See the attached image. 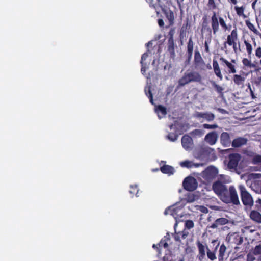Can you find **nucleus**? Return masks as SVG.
<instances>
[{
	"label": "nucleus",
	"mask_w": 261,
	"mask_h": 261,
	"mask_svg": "<svg viewBox=\"0 0 261 261\" xmlns=\"http://www.w3.org/2000/svg\"><path fill=\"white\" fill-rule=\"evenodd\" d=\"M202 30H206L211 33H213L214 35H216L219 31V26L224 31H229L231 29V25L227 24L225 19L221 16H219L214 11L211 17V27L208 26V20L206 15L202 17Z\"/></svg>",
	"instance_id": "obj_1"
},
{
	"label": "nucleus",
	"mask_w": 261,
	"mask_h": 261,
	"mask_svg": "<svg viewBox=\"0 0 261 261\" xmlns=\"http://www.w3.org/2000/svg\"><path fill=\"white\" fill-rule=\"evenodd\" d=\"M202 81L201 75L196 71H187L178 80L179 86H184L191 82L200 83Z\"/></svg>",
	"instance_id": "obj_2"
},
{
	"label": "nucleus",
	"mask_w": 261,
	"mask_h": 261,
	"mask_svg": "<svg viewBox=\"0 0 261 261\" xmlns=\"http://www.w3.org/2000/svg\"><path fill=\"white\" fill-rule=\"evenodd\" d=\"M220 199L226 203H232L235 205L240 204L237 191L233 186H231L227 189V192H225L221 196Z\"/></svg>",
	"instance_id": "obj_3"
},
{
	"label": "nucleus",
	"mask_w": 261,
	"mask_h": 261,
	"mask_svg": "<svg viewBox=\"0 0 261 261\" xmlns=\"http://www.w3.org/2000/svg\"><path fill=\"white\" fill-rule=\"evenodd\" d=\"M239 189L240 191L241 199L244 205L251 206L253 204V200L251 195L246 190L243 185H239Z\"/></svg>",
	"instance_id": "obj_4"
},
{
	"label": "nucleus",
	"mask_w": 261,
	"mask_h": 261,
	"mask_svg": "<svg viewBox=\"0 0 261 261\" xmlns=\"http://www.w3.org/2000/svg\"><path fill=\"white\" fill-rule=\"evenodd\" d=\"M238 40V31L236 28L232 30L230 34L227 37L226 41L223 43V46L222 47V50L224 51L226 54L228 53L227 45H229L234 41H237Z\"/></svg>",
	"instance_id": "obj_5"
},
{
	"label": "nucleus",
	"mask_w": 261,
	"mask_h": 261,
	"mask_svg": "<svg viewBox=\"0 0 261 261\" xmlns=\"http://www.w3.org/2000/svg\"><path fill=\"white\" fill-rule=\"evenodd\" d=\"M218 173L217 169L214 166H210L202 172V177L208 181H210L217 176Z\"/></svg>",
	"instance_id": "obj_6"
},
{
	"label": "nucleus",
	"mask_w": 261,
	"mask_h": 261,
	"mask_svg": "<svg viewBox=\"0 0 261 261\" xmlns=\"http://www.w3.org/2000/svg\"><path fill=\"white\" fill-rule=\"evenodd\" d=\"M184 189L188 191H193L197 187V182L193 177L188 176L185 178L182 182Z\"/></svg>",
	"instance_id": "obj_7"
},
{
	"label": "nucleus",
	"mask_w": 261,
	"mask_h": 261,
	"mask_svg": "<svg viewBox=\"0 0 261 261\" xmlns=\"http://www.w3.org/2000/svg\"><path fill=\"white\" fill-rule=\"evenodd\" d=\"M174 30L173 29L170 30L168 33L169 37L167 43V50L169 53L170 57L173 58L175 56V48L176 47L174 41Z\"/></svg>",
	"instance_id": "obj_8"
},
{
	"label": "nucleus",
	"mask_w": 261,
	"mask_h": 261,
	"mask_svg": "<svg viewBox=\"0 0 261 261\" xmlns=\"http://www.w3.org/2000/svg\"><path fill=\"white\" fill-rule=\"evenodd\" d=\"M212 189L220 199L221 196L225 192H227V188L224 184L219 180H217L213 184Z\"/></svg>",
	"instance_id": "obj_9"
},
{
	"label": "nucleus",
	"mask_w": 261,
	"mask_h": 261,
	"mask_svg": "<svg viewBox=\"0 0 261 261\" xmlns=\"http://www.w3.org/2000/svg\"><path fill=\"white\" fill-rule=\"evenodd\" d=\"M194 64L195 68L201 70H205L204 66L205 63L201 55V54L198 50H196L194 55Z\"/></svg>",
	"instance_id": "obj_10"
},
{
	"label": "nucleus",
	"mask_w": 261,
	"mask_h": 261,
	"mask_svg": "<svg viewBox=\"0 0 261 261\" xmlns=\"http://www.w3.org/2000/svg\"><path fill=\"white\" fill-rule=\"evenodd\" d=\"M228 159L227 168L230 170L236 169L241 160V155L239 153H231L228 155Z\"/></svg>",
	"instance_id": "obj_11"
},
{
	"label": "nucleus",
	"mask_w": 261,
	"mask_h": 261,
	"mask_svg": "<svg viewBox=\"0 0 261 261\" xmlns=\"http://www.w3.org/2000/svg\"><path fill=\"white\" fill-rule=\"evenodd\" d=\"M227 240L231 245H239L243 243V238L238 233H232L228 235Z\"/></svg>",
	"instance_id": "obj_12"
},
{
	"label": "nucleus",
	"mask_w": 261,
	"mask_h": 261,
	"mask_svg": "<svg viewBox=\"0 0 261 261\" xmlns=\"http://www.w3.org/2000/svg\"><path fill=\"white\" fill-rule=\"evenodd\" d=\"M194 44L192 38L190 37L188 40L187 46L186 60L185 61V63L187 65L189 64L191 62L193 55Z\"/></svg>",
	"instance_id": "obj_13"
},
{
	"label": "nucleus",
	"mask_w": 261,
	"mask_h": 261,
	"mask_svg": "<svg viewBox=\"0 0 261 261\" xmlns=\"http://www.w3.org/2000/svg\"><path fill=\"white\" fill-rule=\"evenodd\" d=\"M196 245L198 249L197 258L199 261H203L205 256V249L206 245H204L200 241L196 242Z\"/></svg>",
	"instance_id": "obj_14"
},
{
	"label": "nucleus",
	"mask_w": 261,
	"mask_h": 261,
	"mask_svg": "<svg viewBox=\"0 0 261 261\" xmlns=\"http://www.w3.org/2000/svg\"><path fill=\"white\" fill-rule=\"evenodd\" d=\"M195 116L197 118H202L208 122L214 120L215 118V115L211 112H197L195 113Z\"/></svg>",
	"instance_id": "obj_15"
},
{
	"label": "nucleus",
	"mask_w": 261,
	"mask_h": 261,
	"mask_svg": "<svg viewBox=\"0 0 261 261\" xmlns=\"http://www.w3.org/2000/svg\"><path fill=\"white\" fill-rule=\"evenodd\" d=\"M218 134L216 132H212L206 135L205 140L211 145H214L218 139Z\"/></svg>",
	"instance_id": "obj_16"
},
{
	"label": "nucleus",
	"mask_w": 261,
	"mask_h": 261,
	"mask_svg": "<svg viewBox=\"0 0 261 261\" xmlns=\"http://www.w3.org/2000/svg\"><path fill=\"white\" fill-rule=\"evenodd\" d=\"M229 220L225 218H220L216 219L213 223L208 226L212 229L217 228L218 227L224 225L228 223Z\"/></svg>",
	"instance_id": "obj_17"
},
{
	"label": "nucleus",
	"mask_w": 261,
	"mask_h": 261,
	"mask_svg": "<svg viewBox=\"0 0 261 261\" xmlns=\"http://www.w3.org/2000/svg\"><path fill=\"white\" fill-rule=\"evenodd\" d=\"M220 142L224 147H229L231 144L229 134L227 132H223L220 136Z\"/></svg>",
	"instance_id": "obj_18"
},
{
	"label": "nucleus",
	"mask_w": 261,
	"mask_h": 261,
	"mask_svg": "<svg viewBox=\"0 0 261 261\" xmlns=\"http://www.w3.org/2000/svg\"><path fill=\"white\" fill-rule=\"evenodd\" d=\"M248 140L244 137H238L235 138L231 143V145L234 148H238L246 144Z\"/></svg>",
	"instance_id": "obj_19"
},
{
	"label": "nucleus",
	"mask_w": 261,
	"mask_h": 261,
	"mask_svg": "<svg viewBox=\"0 0 261 261\" xmlns=\"http://www.w3.org/2000/svg\"><path fill=\"white\" fill-rule=\"evenodd\" d=\"M220 61H221L222 64H225L228 68V72L229 73H234L236 72V69L234 65L229 62L223 57L220 58Z\"/></svg>",
	"instance_id": "obj_20"
},
{
	"label": "nucleus",
	"mask_w": 261,
	"mask_h": 261,
	"mask_svg": "<svg viewBox=\"0 0 261 261\" xmlns=\"http://www.w3.org/2000/svg\"><path fill=\"white\" fill-rule=\"evenodd\" d=\"M192 139L191 137L188 135H184L181 138V144L182 147L188 149L190 147Z\"/></svg>",
	"instance_id": "obj_21"
},
{
	"label": "nucleus",
	"mask_w": 261,
	"mask_h": 261,
	"mask_svg": "<svg viewBox=\"0 0 261 261\" xmlns=\"http://www.w3.org/2000/svg\"><path fill=\"white\" fill-rule=\"evenodd\" d=\"M250 218L257 223H261V214L256 211L253 210L250 212Z\"/></svg>",
	"instance_id": "obj_22"
},
{
	"label": "nucleus",
	"mask_w": 261,
	"mask_h": 261,
	"mask_svg": "<svg viewBox=\"0 0 261 261\" xmlns=\"http://www.w3.org/2000/svg\"><path fill=\"white\" fill-rule=\"evenodd\" d=\"M155 112H156L158 116L160 119L165 116V115L167 114L166 108L161 105H158L155 108Z\"/></svg>",
	"instance_id": "obj_23"
},
{
	"label": "nucleus",
	"mask_w": 261,
	"mask_h": 261,
	"mask_svg": "<svg viewBox=\"0 0 261 261\" xmlns=\"http://www.w3.org/2000/svg\"><path fill=\"white\" fill-rule=\"evenodd\" d=\"M219 245V244L218 243V245L215 247L214 250L213 251H211L209 248L207 246H206L207 258L211 261H214L217 258L216 255V252L217 249H218Z\"/></svg>",
	"instance_id": "obj_24"
},
{
	"label": "nucleus",
	"mask_w": 261,
	"mask_h": 261,
	"mask_svg": "<svg viewBox=\"0 0 261 261\" xmlns=\"http://www.w3.org/2000/svg\"><path fill=\"white\" fill-rule=\"evenodd\" d=\"M161 171L164 174L169 175L173 174L174 172V169L173 167L168 165H165L160 168Z\"/></svg>",
	"instance_id": "obj_25"
},
{
	"label": "nucleus",
	"mask_w": 261,
	"mask_h": 261,
	"mask_svg": "<svg viewBox=\"0 0 261 261\" xmlns=\"http://www.w3.org/2000/svg\"><path fill=\"white\" fill-rule=\"evenodd\" d=\"M226 251V247L225 245L223 244H222L219 250V254H218V260L219 261H223L224 258L225 253Z\"/></svg>",
	"instance_id": "obj_26"
},
{
	"label": "nucleus",
	"mask_w": 261,
	"mask_h": 261,
	"mask_svg": "<svg viewBox=\"0 0 261 261\" xmlns=\"http://www.w3.org/2000/svg\"><path fill=\"white\" fill-rule=\"evenodd\" d=\"M246 25L247 27L252 31L254 34L259 35L261 38V34L258 32V31L255 28L254 25L249 20H247L245 21Z\"/></svg>",
	"instance_id": "obj_27"
},
{
	"label": "nucleus",
	"mask_w": 261,
	"mask_h": 261,
	"mask_svg": "<svg viewBox=\"0 0 261 261\" xmlns=\"http://www.w3.org/2000/svg\"><path fill=\"white\" fill-rule=\"evenodd\" d=\"M211 84L213 87L215 89V91L219 94L220 96L223 95V88L221 86L217 84L215 81H211Z\"/></svg>",
	"instance_id": "obj_28"
},
{
	"label": "nucleus",
	"mask_w": 261,
	"mask_h": 261,
	"mask_svg": "<svg viewBox=\"0 0 261 261\" xmlns=\"http://www.w3.org/2000/svg\"><path fill=\"white\" fill-rule=\"evenodd\" d=\"M233 80L235 84L239 86L243 84L245 78L240 75L235 74L233 75Z\"/></svg>",
	"instance_id": "obj_29"
},
{
	"label": "nucleus",
	"mask_w": 261,
	"mask_h": 261,
	"mask_svg": "<svg viewBox=\"0 0 261 261\" xmlns=\"http://www.w3.org/2000/svg\"><path fill=\"white\" fill-rule=\"evenodd\" d=\"M166 17L168 19L169 24L173 25L174 21V13L172 11L169 10L165 13Z\"/></svg>",
	"instance_id": "obj_30"
},
{
	"label": "nucleus",
	"mask_w": 261,
	"mask_h": 261,
	"mask_svg": "<svg viewBox=\"0 0 261 261\" xmlns=\"http://www.w3.org/2000/svg\"><path fill=\"white\" fill-rule=\"evenodd\" d=\"M242 63L244 66L250 68H255L256 67V65L255 64L252 63L251 60H249L247 58H244L242 60Z\"/></svg>",
	"instance_id": "obj_31"
},
{
	"label": "nucleus",
	"mask_w": 261,
	"mask_h": 261,
	"mask_svg": "<svg viewBox=\"0 0 261 261\" xmlns=\"http://www.w3.org/2000/svg\"><path fill=\"white\" fill-rule=\"evenodd\" d=\"M180 166L182 167H186L187 168H192L193 166L198 167L197 165L194 164L192 161L188 160L184 161L180 163Z\"/></svg>",
	"instance_id": "obj_32"
},
{
	"label": "nucleus",
	"mask_w": 261,
	"mask_h": 261,
	"mask_svg": "<svg viewBox=\"0 0 261 261\" xmlns=\"http://www.w3.org/2000/svg\"><path fill=\"white\" fill-rule=\"evenodd\" d=\"M244 43L246 46V51L248 57H250L252 53V45L246 40H244Z\"/></svg>",
	"instance_id": "obj_33"
},
{
	"label": "nucleus",
	"mask_w": 261,
	"mask_h": 261,
	"mask_svg": "<svg viewBox=\"0 0 261 261\" xmlns=\"http://www.w3.org/2000/svg\"><path fill=\"white\" fill-rule=\"evenodd\" d=\"M139 189L137 185H131L130 186L129 193L132 195V196L136 195L137 197L139 196Z\"/></svg>",
	"instance_id": "obj_34"
},
{
	"label": "nucleus",
	"mask_w": 261,
	"mask_h": 261,
	"mask_svg": "<svg viewBox=\"0 0 261 261\" xmlns=\"http://www.w3.org/2000/svg\"><path fill=\"white\" fill-rule=\"evenodd\" d=\"M234 10H236L237 14L239 16H244L245 17V15H244V10H245V7L243 6L241 7H238V6H235L234 7Z\"/></svg>",
	"instance_id": "obj_35"
},
{
	"label": "nucleus",
	"mask_w": 261,
	"mask_h": 261,
	"mask_svg": "<svg viewBox=\"0 0 261 261\" xmlns=\"http://www.w3.org/2000/svg\"><path fill=\"white\" fill-rule=\"evenodd\" d=\"M211 36H210V37L206 39L204 41V50L206 53H210V52L209 44L211 42Z\"/></svg>",
	"instance_id": "obj_36"
},
{
	"label": "nucleus",
	"mask_w": 261,
	"mask_h": 261,
	"mask_svg": "<svg viewBox=\"0 0 261 261\" xmlns=\"http://www.w3.org/2000/svg\"><path fill=\"white\" fill-rule=\"evenodd\" d=\"M169 238H167V239H162L160 241V243L158 244L159 247L161 248L163 246L164 248H166L168 247V243L167 242V240H169Z\"/></svg>",
	"instance_id": "obj_37"
},
{
	"label": "nucleus",
	"mask_w": 261,
	"mask_h": 261,
	"mask_svg": "<svg viewBox=\"0 0 261 261\" xmlns=\"http://www.w3.org/2000/svg\"><path fill=\"white\" fill-rule=\"evenodd\" d=\"M203 130L199 129H195L191 132V135L193 136L201 137L203 135Z\"/></svg>",
	"instance_id": "obj_38"
},
{
	"label": "nucleus",
	"mask_w": 261,
	"mask_h": 261,
	"mask_svg": "<svg viewBox=\"0 0 261 261\" xmlns=\"http://www.w3.org/2000/svg\"><path fill=\"white\" fill-rule=\"evenodd\" d=\"M207 6L213 10L217 8V5L215 3V0H208Z\"/></svg>",
	"instance_id": "obj_39"
},
{
	"label": "nucleus",
	"mask_w": 261,
	"mask_h": 261,
	"mask_svg": "<svg viewBox=\"0 0 261 261\" xmlns=\"http://www.w3.org/2000/svg\"><path fill=\"white\" fill-rule=\"evenodd\" d=\"M178 135L173 133H170L168 135V138L171 141H175L177 140Z\"/></svg>",
	"instance_id": "obj_40"
},
{
	"label": "nucleus",
	"mask_w": 261,
	"mask_h": 261,
	"mask_svg": "<svg viewBox=\"0 0 261 261\" xmlns=\"http://www.w3.org/2000/svg\"><path fill=\"white\" fill-rule=\"evenodd\" d=\"M253 164H261V155H255L252 159Z\"/></svg>",
	"instance_id": "obj_41"
},
{
	"label": "nucleus",
	"mask_w": 261,
	"mask_h": 261,
	"mask_svg": "<svg viewBox=\"0 0 261 261\" xmlns=\"http://www.w3.org/2000/svg\"><path fill=\"white\" fill-rule=\"evenodd\" d=\"M218 126L217 124H203V127L205 129H216L218 128Z\"/></svg>",
	"instance_id": "obj_42"
},
{
	"label": "nucleus",
	"mask_w": 261,
	"mask_h": 261,
	"mask_svg": "<svg viewBox=\"0 0 261 261\" xmlns=\"http://www.w3.org/2000/svg\"><path fill=\"white\" fill-rule=\"evenodd\" d=\"M186 199L188 202H193L195 200V196L193 194H189Z\"/></svg>",
	"instance_id": "obj_43"
},
{
	"label": "nucleus",
	"mask_w": 261,
	"mask_h": 261,
	"mask_svg": "<svg viewBox=\"0 0 261 261\" xmlns=\"http://www.w3.org/2000/svg\"><path fill=\"white\" fill-rule=\"evenodd\" d=\"M214 71L215 74L220 79V80L222 81L223 80V75L221 73L220 68L215 69L214 70Z\"/></svg>",
	"instance_id": "obj_44"
},
{
	"label": "nucleus",
	"mask_w": 261,
	"mask_h": 261,
	"mask_svg": "<svg viewBox=\"0 0 261 261\" xmlns=\"http://www.w3.org/2000/svg\"><path fill=\"white\" fill-rule=\"evenodd\" d=\"M261 253V245L256 246L253 250V254L258 255Z\"/></svg>",
	"instance_id": "obj_45"
},
{
	"label": "nucleus",
	"mask_w": 261,
	"mask_h": 261,
	"mask_svg": "<svg viewBox=\"0 0 261 261\" xmlns=\"http://www.w3.org/2000/svg\"><path fill=\"white\" fill-rule=\"evenodd\" d=\"M185 226L188 229L192 228L194 227V223L192 220H187L185 223Z\"/></svg>",
	"instance_id": "obj_46"
},
{
	"label": "nucleus",
	"mask_w": 261,
	"mask_h": 261,
	"mask_svg": "<svg viewBox=\"0 0 261 261\" xmlns=\"http://www.w3.org/2000/svg\"><path fill=\"white\" fill-rule=\"evenodd\" d=\"M255 54L257 58L261 59V47L259 46L255 49Z\"/></svg>",
	"instance_id": "obj_47"
},
{
	"label": "nucleus",
	"mask_w": 261,
	"mask_h": 261,
	"mask_svg": "<svg viewBox=\"0 0 261 261\" xmlns=\"http://www.w3.org/2000/svg\"><path fill=\"white\" fill-rule=\"evenodd\" d=\"M146 2L149 4L150 7L153 8H155L156 4L155 3V0H146Z\"/></svg>",
	"instance_id": "obj_48"
},
{
	"label": "nucleus",
	"mask_w": 261,
	"mask_h": 261,
	"mask_svg": "<svg viewBox=\"0 0 261 261\" xmlns=\"http://www.w3.org/2000/svg\"><path fill=\"white\" fill-rule=\"evenodd\" d=\"M229 46H232L233 48V50L234 53L237 54L238 53V47H237V41H234V42L230 44Z\"/></svg>",
	"instance_id": "obj_49"
},
{
	"label": "nucleus",
	"mask_w": 261,
	"mask_h": 261,
	"mask_svg": "<svg viewBox=\"0 0 261 261\" xmlns=\"http://www.w3.org/2000/svg\"><path fill=\"white\" fill-rule=\"evenodd\" d=\"M213 67L214 70L220 68L218 62L214 59L213 60Z\"/></svg>",
	"instance_id": "obj_50"
},
{
	"label": "nucleus",
	"mask_w": 261,
	"mask_h": 261,
	"mask_svg": "<svg viewBox=\"0 0 261 261\" xmlns=\"http://www.w3.org/2000/svg\"><path fill=\"white\" fill-rule=\"evenodd\" d=\"M255 259V258L253 255H252L250 253L247 254V261H254Z\"/></svg>",
	"instance_id": "obj_51"
},
{
	"label": "nucleus",
	"mask_w": 261,
	"mask_h": 261,
	"mask_svg": "<svg viewBox=\"0 0 261 261\" xmlns=\"http://www.w3.org/2000/svg\"><path fill=\"white\" fill-rule=\"evenodd\" d=\"M148 55L147 53H145L142 55L141 60V62H140V63L141 64H143V61L146 59V58L148 57Z\"/></svg>",
	"instance_id": "obj_52"
},
{
	"label": "nucleus",
	"mask_w": 261,
	"mask_h": 261,
	"mask_svg": "<svg viewBox=\"0 0 261 261\" xmlns=\"http://www.w3.org/2000/svg\"><path fill=\"white\" fill-rule=\"evenodd\" d=\"M184 27H185V24H184V25L182 27V28H181V30H180L179 37L181 39L183 38L184 34L185 33V31L184 30Z\"/></svg>",
	"instance_id": "obj_53"
},
{
	"label": "nucleus",
	"mask_w": 261,
	"mask_h": 261,
	"mask_svg": "<svg viewBox=\"0 0 261 261\" xmlns=\"http://www.w3.org/2000/svg\"><path fill=\"white\" fill-rule=\"evenodd\" d=\"M146 70V66L144 65V64H141V72L142 74L143 75L145 74Z\"/></svg>",
	"instance_id": "obj_54"
},
{
	"label": "nucleus",
	"mask_w": 261,
	"mask_h": 261,
	"mask_svg": "<svg viewBox=\"0 0 261 261\" xmlns=\"http://www.w3.org/2000/svg\"><path fill=\"white\" fill-rule=\"evenodd\" d=\"M179 234H180L181 238L182 239H185L187 238L188 236V233L184 232L183 231L179 232Z\"/></svg>",
	"instance_id": "obj_55"
},
{
	"label": "nucleus",
	"mask_w": 261,
	"mask_h": 261,
	"mask_svg": "<svg viewBox=\"0 0 261 261\" xmlns=\"http://www.w3.org/2000/svg\"><path fill=\"white\" fill-rule=\"evenodd\" d=\"M181 236L179 232L174 236V239L177 241H180Z\"/></svg>",
	"instance_id": "obj_56"
},
{
	"label": "nucleus",
	"mask_w": 261,
	"mask_h": 261,
	"mask_svg": "<svg viewBox=\"0 0 261 261\" xmlns=\"http://www.w3.org/2000/svg\"><path fill=\"white\" fill-rule=\"evenodd\" d=\"M158 24L160 27H163L164 25V22L163 19H159L158 20Z\"/></svg>",
	"instance_id": "obj_57"
},
{
	"label": "nucleus",
	"mask_w": 261,
	"mask_h": 261,
	"mask_svg": "<svg viewBox=\"0 0 261 261\" xmlns=\"http://www.w3.org/2000/svg\"><path fill=\"white\" fill-rule=\"evenodd\" d=\"M148 98H149V101H150V103L152 105H154L152 94L150 93V95H148Z\"/></svg>",
	"instance_id": "obj_58"
},
{
	"label": "nucleus",
	"mask_w": 261,
	"mask_h": 261,
	"mask_svg": "<svg viewBox=\"0 0 261 261\" xmlns=\"http://www.w3.org/2000/svg\"><path fill=\"white\" fill-rule=\"evenodd\" d=\"M145 92L146 95L148 97V95H150V93L152 94V92L151 91L150 88H148V90H147L146 89H145Z\"/></svg>",
	"instance_id": "obj_59"
},
{
	"label": "nucleus",
	"mask_w": 261,
	"mask_h": 261,
	"mask_svg": "<svg viewBox=\"0 0 261 261\" xmlns=\"http://www.w3.org/2000/svg\"><path fill=\"white\" fill-rule=\"evenodd\" d=\"M201 211L203 213H206L208 212V210L206 207L204 206H202L201 208Z\"/></svg>",
	"instance_id": "obj_60"
},
{
	"label": "nucleus",
	"mask_w": 261,
	"mask_h": 261,
	"mask_svg": "<svg viewBox=\"0 0 261 261\" xmlns=\"http://www.w3.org/2000/svg\"><path fill=\"white\" fill-rule=\"evenodd\" d=\"M218 110L219 112H220V113H221L222 114H226V113H227L225 109H224L218 108Z\"/></svg>",
	"instance_id": "obj_61"
},
{
	"label": "nucleus",
	"mask_w": 261,
	"mask_h": 261,
	"mask_svg": "<svg viewBox=\"0 0 261 261\" xmlns=\"http://www.w3.org/2000/svg\"><path fill=\"white\" fill-rule=\"evenodd\" d=\"M228 1L233 5H236L238 3L237 0H228Z\"/></svg>",
	"instance_id": "obj_62"
},
{
	"label": "nucleus",
	"mask_w": 261,
	"mask_h": 261,
	"mask_svg": "<svg viewBox=\"0 0 261 261\" xmlns=\"http://www.w3.org/2000/svg\"><path fill=\"white\" fill-rule=\"evenodd\" d=\"M190 28V24L189 23L188 20H187L186 24L185 25V29H189Z\"/></svg>",
	"instance_id": "obj_63"
},
{
	"label": "nucleus",
	"mask_w": 261,
	"mask_h": 261,
	"mask_svg": "<svg viewBox=\"0 0 261 261\" xmlns=\"http://www.w3.org/2000/svg\"><path fill=\"white\" fill-rule=\"evenodd\" d=\"M256 203L258 204L259 206L261 207V199L258 198L256 201Z\"/></svg>",
	"instance_id": "obj_64"
}]
</instances>
